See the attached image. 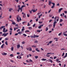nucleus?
<instances>
[{"instance_id":"f257e3e1","label":"nucleus","mask_w":67,"mask_h":67,"mask_svg":"<svg viewBox=\"0 0 67 67\" xmlns=\"http://www.w3.org/2000/svg\"><path fill=\"white\" fill-rule=\"evenodd\" d=\"M57 18L58 19H57L56 21H59V17L56 16L54 18V22L53 23V28H55V25H56V23L57 22V21H56V19Z\"/></svg>"},{"instance_id":"f03ea898","label":"nucleus","mask_w":67,"mask_h":67,"mask_svg":"<svg viewBox=\"0 0 67 67\" xmlns=\"http://www.w3.org/2000/svg\"><path fill=\"white\" fill-rule=\"evenodd\" d=\"M26 49L27 51H32L31 47H29V48H26Z\"/></svg>"},{"instance_id":"7ed1b4c3","label":"nucleus","mask_w":67,"mask_h":67,"mask_svg":"<svg viewBox=\"0 0 67 67\" xmlns=\"http://www.w3.org/2000/svg\"><path fill=\"white\" fill-rule=\"evenodd\" d=\"M19 15H18L16 17V19L17 20V21L18 22H19Z\"/></svg>"},{"instance_id":"20e7f679","label":"nucleus","mask_w":67,"mask_h":67,"mask_svg":"<svg viewBox=\"0 0 67 67\" xmlns=\"http://www.w3.org/2000/svg\"><path fill=\"white\" fill-rule=\"evenodd\" d=\"M5 33H4V34H3L2 35V36H3L4 35V36H7V35L8 34V33H6L5 34Z\"/></svg>"},{"instance_id":"39448f33","label":"nucleus","mask_w":67,"mask_h":67,"mask_svg":"<svg viewBox=\"0 0 67 67\" xmlns=\"http://www.w3.org/2000/svg\"><path fill=\"white\" fill-rule=\"evenodd\" d=\"M22 14H24L23 15V18H25V16H26L25 13H24H24L22 12Z\"/></svg>"},{"instance_id":"423d86ee","label":"nucleus","mask_w":67,"mask_h":67,"mask_svg":"<svg viewBox=\"0 0 67 67\" xmlns=\"http://www.w3.org/2000/svg\"><path fill=\"white\" fill-rule=\"evenodd\" d=\"M62 10H63V8H61L59 10V11H58L59 13H60V12H61V11H62Z\"/></svg>"},{"instance_id":"0eeeda50","label":"nucleus","mask_w":67,"mask_h":67,"mask_svg":"<svg viewBox=\"0 0 67 67\" xmlns=\"http://www.w3.org/2000/svg\"><path fill=\"white\" fill-rule=\"evenodd\" d=\"M42 26H43V25H42L40 26L39 27H38V28H39V29H41Z\"/></svg>"},{"instance_id":"6e6552de","label":"nucleus","mask_w":67,"mask_h":67,"mask_svg":"<svg viewBox=\"0 0 67 67\" xmlns=\"http://www.w3.org/2000/svg\"><path fill=\"white\" fill-rule=\"evenodd\" d=\"M2 54L3 55H7V53H2Z\"/></svg>"},{"instance_id":"1a4fd4ad","label":"nucleus","mask_w":67,"mask_h":67,"mask_svg":"<svg viewBox=\"0 0 67 67\" xmlns=\"http://www.w3.org/2000/svg\"><path fill=\"white\" fill-rule=\"evenodd\" d=\"M10 20V21H12V24H13V25H15V24H16V23L14 22L12 20Z\"/></svg>"},{"instance_id":"9d476101","label":"nucleus","mask_w":67,"mask_h":67,"mask_svg":"<svg viewBox=\"0 0 67 67\" xmlns=\"http://www.w3.org/2000/svg\"><path fill=\"white\" fill-rule=\"evenodd\" d=\"M20 47V45L19 44H18L17 46V48H19Z\"/></svg>"},{"instance_id":"9b49d317","label":"nucleus","mask_w":67,"mask_h":67,"mask_svg":"<svg viewBox=\"0 0 67 67\" xmlns=\"http://www.w3.org/2000/svg\"><path fill=\"white\" fill-rule=\"evenodd\" d=\"M36 51H37V52H40V50H38V48H37L36 49Z\"/></svg>"},{"instance_id":"f8f14e48","label":"nucleus","mask_w":67,"mask_h":67,"mask_svg":"<svg viewBox=\"0 0 67 67\" xmlns=\"http://www.w3.org/2000/svg\"><path fill=\"white\" fill-rule=\"evenodd\" d=\"M34 35L35 36V37H39V36H38L37 35H35V34H34Z\"/></svg>"},{"instance_id":"ddd939ff","label":"nucleus","mask_w":67,"mask_h":67,"mask_svg":"<svg viewBox=\"0 0 67 67\" xmlns=\"http://www.w3.org/2000/svg\"><path fill=\"white\" fill-rule=\"evenodd\" d=\"M11 49L12 51H13V50L14 49V48H13V47H11Z\"/></svg>"},{"instance_id":"4468645a","label":"nucleus","mask_w":67,"mask_h":67,"mask_svg":"<svg viewBox=\"0 0 67 67\" xmlns=\"http://www.w3.org/2000/svg\"><path fill=\"white\" fill-rule=\"evenodd\" d=\"M32 10L33 12H36V11H37V9H36V10L32 9Z\"/></svg>"},{"instance_id":"2eb2a0df","label":"nucleus","mask_w":67,"mask_h":67,"mask_svg":"<svg viewBox=\"0 0 67 67\" xmlns=\"http://www.w3.org/2000/svg\"><path fill=\"white\" fill-rule=\"evenodd\" d=\"M4 45V44L3 43L1 46V48H3V46Z\"/></svg>"},{"instance_id":"dca6fc26","label":"nucleus","mask_w":67,"mask_h":67,"mask_svg":"<svg viewBox=\"0 0 67 67\" xmlns=\"http://www.w3.org/2000/svg\"><path fill=\"white\" fill-rule=\"evenodd\" d=\"M67 56V53L65 54V55L63 57V58H66V57Z\"/></svg>"},{"instance_id":"f3484780","label":"nucleus","mask_w":67,"mask_h":67,"mask_svg":"<svg viewBox=\"0 0 67 67\" xmlns=\"http://www.w3.org/2000/svg\"><path fill=\"white\" fill-rule=\"evenodd\" d=\"M51 3H52V2H51V1H49V5H51Z\"/></svg>"},{"instance_id":"a211bd4d","label":"nucleus","mask_w":67,"mask_h":67,"mask_svg":"<svg viewBox=\"0 0 67 67\" xmlns=\"http://www.w3.org/2000/svg\"><path fill=\"white\" fill-rule=\"evenodd\" d=\"M42 61H45L46 60H47V59H41Z\"/></svg>"},{"instance_id":"6ab92c4d","label":"nucleus","mask_w":67,"mask_h":67,"mask_svg":"<svg viewBox=\"0 0 67 67\" xmlns=\"http://www.w3.org/2000/svg\"><path fill=\"white\" fill-rule=\"evenodd\" d=\"M56 61L57 62V63H61V61H60L56 60Z\"/></svg>"},{"instance_id":"aec40b11","label":"nucleus","mask_w":67,"mask_h":67,"mask_svg":"<svg viewBox=\"0 0 67 67\" xmlns=\"http://www.w3.org/2000/svg\"><path fill=\"white\" fill-rule=\"evenodd\" d=\"M25 29H24V27H22V29L21 30L22 31H24V30Z\"/></svg>"},{"instance_id":"412c9836","label":"nucleus","mask_w":67,"mask_h":67,"mask_svg":"<svg viewBox=\"0 0 67 67\" xmlns=\"http://www.w3.org/2000/svg\"><path fill=\"white\" fill-rule=\"evenodd\" d=\"M13 10V9L12 8H10L9 9V11L10 12H11V10Z\"/></svg>"},{"instance_id":"4be33fe9","label":"nucleus","mask_w":67,"mask_h":67,"mask_svg":"<svg viewBox=\"0 0 67 67\" xmlns=\"http://www.w3.org/2000/svg\"><path fill=\"white\" fill-rule=\"evenodd\" d=\"M9 32H10V35H11L12 34V31H9Z\"/></svg>"},{"instance_id":"5701e85b","label":"nucleus","mask_w":67,"mask_h":67,"mask_svg":"<svg viewBox=\"0 0 67 67\" xmlns=\"http://www.w3.org/2000/svg\"><path fill=\"white\" fill-rule=\"evenodd\" d=\"M42 15L41 14L39 16H38V19H40V18H41V16H42Z\"/></svg>"},{"instance_id":"b1692460","label":"nucleus","mask_w":67,"mask_h":67,"mask_svg":"<svg viewBox=\"0 0 67 67\" xmlns=\"http://www.w3.org/2000/svg\"><path fill=\"white\" fill-rule=\"evenodd\" d=\"M31 38H35V36L34 35V36H31Z\"/></svg>"},{"instance_id":"393cba45","label":"nucleus","mask_w":67,"mask_h":67,"mask_svg":"<svg viewBox=\"0 0 67 67\" xmlns=\"http://www.w3.org/2000/svg\"><path fill=\"white\" fill-rule=\"evenodd\" d=\"M29 30H32V27H28Z\"/></svg>"},{"instance_id":"a878e982","label":"nucleus","mask_w":67,"mask_h":67,"mask_svg":"<svg viewBox=\"0 0 67 67\" xmlns=\"http://www.w3.org/2000/svg\"><path fill=\"white\" fill-rule=\"evenodd\" d=\"M62 32H61V33H59L58 35V36H60L62 35Z\"/></svg>"},{"instance_id":"bb28decb","label":"nucleus","mask_w":67,"mask_h":67,"mask_svg":"<svg viewBox=\"0 0 67 67\" xmlns=\"http://www.w3.org/2000/svg\"><path fill=\"white\" fill-rule=\"evenodd\" d=\"M20 8V12H21L22 11V8Z\"/></svg>"},{"instance_id":"cd10ccee","label":"nucleus","mask_w":67,"mask_h":67,"mask_svg":"<svg viewBox=\"0 0 67 67\" xmlns=\"http://www.w3.org/2000/svg\"><path fill=\"white\" fill-rule=\"evenodd\" d=\"M36 47V46H31L32 47H35V48Z\"/></svg>"},{"instance_id":"c85d7f7f","label":"nucleus","mask_w":67,"mask_h":67,"mask_svg":"<svg viewBox=\"0 0 67 67\" xmlns=\"http://www.w3.org/2000/svg\"><path fill=\"white\" fill-rule=\"evenodd\" d=\"M5 44H6V45H8V42H7V41H6L5 42Z\"/></svg>"},{"instance_id":"c756f323","label":"nucleus","mask_w":67,"mask_h":67,"mask_svg":"<svg viewBox=\"0 0 67 67\" xmlns=\"http://www.w3.org/2000/svg\"><path fill=\"white\" fill-rule=\"evenodd\" d=\"M32 10H29V12L30 14H31L32 13Z\"/></svg>"},{"instance_id":"7c9ffc66","label":"nucleus","mask_w":67,"mask_h":67,"mask_svg":"<svg viewBox=\"0 0 67 67\" xmlns=\"http://www.w3.org/2000/svg\"><path fill=\"white\" fill-rule=\"evenodd\" d=\"M9 40V39H8V38H6L5 39V41H7V40Z\"/></svg>"},{"instance_id":"2f4dec72","label":"nucleus","mask_w":67,"mask_h":67,"mask_svg":"<svg viewBox=\"0 0 67 67\" xmlns=\"http://www.w3.org/2000/svg\"><path fill=\"white\" fill-rule=\"evenodd\" d=\"M48 28L46 27V31H48Z\"/></svg>"},{"instance_id":"473e14b6","label":"nucleus","mask_w":67,"mask_h":67,"mask_svg":"<svg viewBox=\"0 0 67 67\" xmlns=\"http://www.w3.org/2000/svg\"><path fill=\"white\" fill-rule=\"evenodd\" d=\"M5 28H4L3 29V32H4V31H5Z\"/></svg>"},{"instance_id":"72a5a7b5","label":"nucleus","mask_w":67,"mask_h":67,"mask_svg":"<svg viewBox=\"0 0 67 67\" xmlns=\"http://www.w3.org/2000/svg\"><path fill=\"white\" fill-rule=\"evenodd\" d=\"M24 36H25V37H26V36H27V35H26L25 34H24L23 35Z\"/></svg>"},{"instance_id":"f704fd0d","label":"nucleus","mask_w":67,"mask_h":67,"mask_svg":"<svg viewBox=\"0 0 67 67\" xmlns=\"http://www.w3.org/2000/svg\"><path fill=\"white\" fill-rule=\"evenodd\" d=\"M37 32H38L39 33H40V32H41V30H37Z\"/></svg>"},{"instance_id":"c9c22d12","label":"nucleus","mask_w":67,"mask_h":67,"mask_svg":"<svg viewBox=\"0 0 67 67\" xmlns=\"http://www.w3.org/2000/svg\"><path fill=\"white\" fill-rule=\"evenodd\" d=\"M35 58L36 59H37L38 57V56H35Z\"/></svg>"},{"instance_id":"e433bc0d","label":"nucleus","mask_w":67,"mask_h":67,"mask_svg":"<svg viewBox=\"0 0 67 67\" xmlns=\"http://www.w3.org/2000/svg\"><path fill=\"white\" fill-rule=\"evenodd\" d=\"M5 26H2L1 27V29H3L4 27H5Z\"/></svg>"},{"instance_id":"4c0bfd02","label":"nucleus","mask_w":67,"mask_h":67,"mask_svg":"<svg viewBox=\"0 0 67 67\" xmlns=\"http://www.w3.org/2000/svg\"><path fill=\"white\" fill-rule=\"evenodd\" d=\"M22 58V57H20V56H19V57L18 59H21Z\"/></svg>"},{"instance_id":"58836bf2","label":"nucleus","mask_w":67,"mask_h":67,"mask_svg":"<svg viewBox=\"0 0 67 67\" xmlns=\"http://www.w3.org/2000/svg\"><path fill=\"white\" fill-rule=\"evenodd\" d=\"M10 56L11 57H13V54H11L10 55Z\"/></svg>"},{"instance_id":"ea45409f","label":"nucleus","mask_w":67,"mask_h":67,"mask_svg":"<svg viewBox=\"0 0 67 67\" xmlns=\"http://www.w3.org/2000/svg\"><path fill=\"white\" fill-rule=\"evenodd\" d=\"M41 12H40V13H38L37 14V15H40V14H41Z\"/></svg>"},{"instance_id":"a19ab883","label":"nucleus","mask_w":67,"mask_h":67,"mask_svg":"<svg viewBox=\"0 0 67 67\" xmlns=\"http://www.w3.org/2000/svg\"><path fill=\"white\" fill-rule=\"evenodd\" d=\"M25 7V5H23L21 7V8H23V7Z\"/></svg>"},{"instance_id":"79ce46f5","label":"nucleus","mask_w":67,"mask_h":67,"mask_svg":"<svg viewBox=\"0 0 67 67\" xmlns=\"http://www.w3.org/2000/svg\"><path fill=\"white\" fill-rule=\"evenodd\" d=\"M62 21H63V19H60V22H62Z\"/></svg>"},{"instance_id":"37998d69","label":"nucleus","mask_w":67,"mask_h":67,"mask_svg":"<svg viewBox=\"0 0 67 67\" xmlns=\"http://www.w3.org/2000/svg\"><path fill=\"white\" fill-rule=\"evenodd\" d=\"M29 62H33V61H32V60H31V59H29Z\"/></svg>"},{"instance_id":"c03bdc74","label":"nucleus","mask_w":67,"mask_h":67,"mask_svg":"<svg viewBox=\"0 0 67 67\" xmlns=\"http://www.w3.org/2000/svg\"><path fill=\"white\" fill-rule=\"evenodd\" d=\"M38 42V41H35V43H37Z\"/></svg>"},{"instance_id":"a18cd8bd","label":"nucleus","mask_w":67,"mask_h":67,"mask_svg":"<svg viewBox=\"0 0 67 67\" xmlns=\"http://www.w3.org/2000/svg\"><path fill=\"white\" fill-rule=\"evenodd\" d=\"M52 3V4H53V6H55V3Z\"/></svg>"},{"instance_id":"49530a36","label":"nucleus","mask_w":67,"mask_h":67,"mask_svg":"<svg viewBox=\"0 0 67 67\" xmlns=\"http://www.w3.org/2000/svg\"><path fill=\"white\" fill-rule=\"evenodd\" d=\"M67 32V31H66L65 32H63V34H65V33H66Z\"/></svg>"},{"instance_id":"de8ad7c7","label":"nucleus","mask_w":67,"mask_h":67,"mask_svg":"<svg viewBox=\"0 0 67 67\" xmlns=\"http://www.w3.org/2000/svg\"><path fill=\"white\" fill-rule=\"evenodd\" d=\"M35 25H36V24H34L33 25V27H35Z\"/></svg>"},{"instance_id":"09e8293b","label":"nucleus","mask_w":67,"mask_h":67,"mask_svg":"<svg viewBox=\"0 0 67 67\" xmlns=\"http://www.w3.org/2000/svg\"><path fill=\"white\" fill-rule=\"evenodd\" d=\"M58 39V38H56V37L54 38V40H57V39Z\"/></svg>"},{"instance_id":"8fccbe9b","label":"nucleus","mask_w":67,"mask_h":67,"mask_svg":"<svg viewBox=\"0 0 67 67\" xmlns=\"http://www.w3.org/2000/svg\"><path fill=\"white\" fill-rule=\"evenodd\" d=\"M22 43L23 44H24L25 43V42L23 41L22 42Z\"/></svg>"},{"instance_id":"3c124183","label":"nucleus","mask_w":67,"mask_h":67,"mask_svg":"<svg viewBox=\"0 0 67 67\" xmlns=\"http://www.w3.org/2000/svg\"><path fill=\"white\" fill-rule=\"evenodd\" d=\"M30 32V31L29 30H26L25 31V32Z\"/></svg>"},{"instance_id":"603ef678","label":"nucleus","mask_w":67,"mask_h":67,"mask_svg":"<svg viewBox=\"0 0 67 67\" xmlns=\"http://www.w3.org/2000/svg\"><path fill=\"white\" fill-rule=\"evenodd\" d=\"M52 41H51L49 42V44H51L52 43Z\"/></svg>"},{"instance_id":"864d4df0","label":"nucleus","mask_w":67,"mask_h":67,"mask_svg":"<svg viewBox=\"0 0 67 67\" xmlns=\"http://www.w3.org/2000/svg\"><path fill=\"white\" fill-rule=\"evenodd\" d=\"M36 22H37V21H38V18H37V19H36Z\"/></svg>"},{"instance_id":"5fc2aeb1","label":"nucleus","mask_w":67,"mask_h":67,"mask_svg":"<svg viewBox=\"0 0 67 67\" xmlns=\"http://www.w3.org/2000/svg\"><path fill=\"white\" fill-rule=\"evenodd\" d=\"M22 33H21V32L20 31L18 33V34H21Z\"/></svg>"},{"instance_id":"6e6d98bb","label":"nucleus","mask_w":67,"mask_h":67,"mask_svg":"<svg viewBox=\"0 0 67 67\" xmlns=\"http://www.w3.org/2000/svg\"><path fill=\"white\" fill-rule=\"evenodd\" d=\"M19 20L20 21H21L22 20V19H21V17H19Z\"/></svg>"},{"instance_id":"4d7b16f0","label":"nucleus","mask_w":67,"mask_h":67,"mask_svg":"<svg viewBox=\"0 0 67 67\" xmlns=\"http://www.w3.org/2000/svg\"><path fill=\"white\" fill-rule=\"evenodd\" d=\"M52 20H50L49 21V23H50V22H51L52 21Z\"/></svg>"},{"instance_id":"13d9d810","label":"nucleus","mask_w":67,"mask_h":67,"mask_svg":"<svg viewBox=\"0 0 67 67\" xmlns=\"http://www.w3.org/2000/svg\"><path fill=\"white\" fill-rule=\"evenodd\" d=\"M15 26H17V27H19L18 26V24H17L16 25H15Z\"/></svg>"},{"instance_id":"bf43d9fd","label":"nucleus","mask_w":67,"mask_h":67,"mask_svg":"<svg viewBox=\"0 0 67 67\" xmlns=\"http://www.w3.org/2000/svg\"><path fill=\"white\" fill-rule=\"evenodd\" d=\"M16 54H17V55H19V54H20V53L19 52H17Z\"/></svg>"},{"instance_id":"052dcab7","label":"nucleus","mask_w":67,"mask_h":67,"mask_svg":"<svg viewBox=\"0 0 67 67\" xmlns=\"http://www.w3.org/2000/svg\"><path fill=\"white\" fill-rule=\"evenodd\" d=\"M17 11H18V12H19V11H20V8H19L17 10Z\"/></svg>"},{"instance_id":"680f3d73","label":"nucleus","mask_w":67,"mask_h":67,"mask_svg":"<svg viewBox=\"0 0 67 67\" xmlns=\"http://www.w3.org/2000/svg\"><path fill=\"white\" fill-rule=\"evenodd\" d=\"M56 58H57V57H56V56H55L54 57V59H56Z\"/></svg>"},{"instance_id":"e2e57ef3","label":"nucleus","mask_w":67,"mask_h":67,"mask_svg":"<svg viewBox=\"0 0 67 67\" xmlns=\"http://www.w3.org/2000/svg\"><path fill=\"white\" fill-rule=\"evenodd\" d=\"M15 1H16V2H19V0H15Z\"/></svg>"},{"instance_id":"0e129e2a","label":"nucleus","mask_w":67,"mask_h":67,"mask_svg":"<svg viewBox=\"0 0 67 67\" xmlns=\"http://www.w3.org/2000/svg\"><path fill=\"white\" fill-rule=\"evenodd\" d=\"M64 13H67V11H64Z\"/></svg>"},{"instance_id":"69168bd1","label":"nucleus","mask_w":67,"mask_h":67,"mask_svg":"<svg viewBox=\"0 0 67 67\" xmlns=\"http://www.w3.org/2000/svg\"><path fill=\"white\" fill-rule=\"evenodd\" d=\"M54 7H55V6H52L51 8H54Z\"/></svg>"},{"instance_id":"338daca9","label":"nucleus","mask_w":67,"mask_h":67,"mask_svg":"<svg viewBox=\"0 0 67 67\" xmlns=\"http://www.w3.org/2000/svg\"><path fill=\"white\" fill-rule=\"evenodd\" d=\"M15 35H18V34L17 33H16V34H15Z\"/></svg>"},{"instance_id":"774afa93","label":"nucleus","mask_w":67,"mask_h":67,"mask_svg":"<svg viewBox=\"0 0 67 67\" xmlns=\"http://www.w3.org/2000/svg\"><path fill=\"white\" fill-rule=\"evenodd\" d=\"M64 34V35L65 36H67V34Z\"/></svg>"}]
</instances>
